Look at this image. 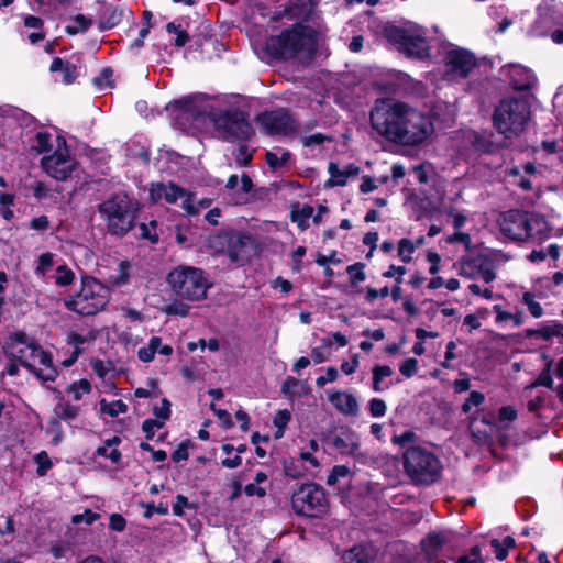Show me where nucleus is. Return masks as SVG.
<instances>
[{
	"label": "nucleus",
	"instance_id": "f257e3e1",
	"mask_svg": "<svg viewBox=\"0 0 563 563\" xmlns=\"http://www.w3.org/2000/svg\"><path fill=\"white\" fill-rule=\"evenodd\" d=\"M267 48L280 60L292 59L302 53L312 58L318 49V32L310 25L296 22L278 35L271 36Z\"/></svg>",
	"mask_w": 563,
	"mask_h": 563
},
{
	"label": "nucleus",
	"instance_id": "f03ea898",
	"mask_svg": "<svg viewBox=\"0 0 563 563\" xmlns=\"http://www.w3.org/2000/svg\"><path fill=\"white\" fill-rule=\"evenodd\" d=\"M402 465L406 475L415 485L430 486L442 476L441 460L421 445H409L402 452Z\"/></svg>",
	"mask_w": 563,
	"mask_h": 563
},
{
	"label": "nucleus",
	"instance_id": "7ed1b4c3",
	"mask_svg": "<svg viewBox=\"0 0 563 563\" xmlns=\"http://www.w3.org/2000/svg\"><path fill=\"white\" fill-rule=\"evenodd\" d=\"M407 103L393 98H379L369 112L373 130L386 141L400 144Z\"/></svg>",
	"mask_w": 563,
	"mask_h": 563
},
{
	"label": "nucleus",
	"instance_id": "20e7f679",
	"mask_svg": "<svg viewBox=\"0 0 563 563\" xmlns=\"http://www.w3.org/2000/svg\"><path fill=\"white\" fill-rule=\"evenodd\" d=\"M110 289L97 278L81 276L80 289L63 299L68 311L82 317L95 316L103 310L109 302Z\"/></svg>",
	"mask_w": 563,
	"mask_h": 563
},
{
	"label": "nucleus",
	"instance_id": "39448f33",
	"mask_svg": "<svg viewBox=\"0 0 563 563\" xmlns=\"http://www.w3.org/2000/svg\"><path fill=\"white\" fill-rule=\"evenodd\" d=\"M166 282L177 297L189 301L206 299L208 289L212 287L203 269L186 265L173 268Z\"/></svg>",
	"mask_w": 563,
	"mask_h": 563
},
{
	"label": "nucleus",
	"instance_id": "423d86ee",
	"mask_svg": "<svg viewBox=\"0 0 563 563\" xmlns=\"http://www.w3.org/2000/svg\"><path fill=\"white\" fill-rule=\"evenodd\" d=\"M529 115V106L525 100L505 98L495 107L493 125L499 134L510 139L525 130Z\"/></svg>",
	"mask_w": 563,
	"mask_h": 563
},
{
	"label": "nucleus",
	"instance_id": "0eeeda50",
	"mask_svg": "<svg viewBox=\"0 0 563 563\" xmlns=\"http://www.w3.org/2000/svg\"><path fill=\"white\" fill-rule=\"evenodd\" d=\"M107 222L108 233L124 236L135 225L136 213L126 194H117L98 205Z\"/></svg>",
	"mask_w": 563,
	"mask_h": 563
},
{
	"label": "nucleus",
	"instance_id": "6e6552de",
	"mask_svg": "<svg viewBox=\"0 0 563 563\" xmlns=\"http://www.w3.org/2000/svg\"><path fill=\"white\" fill-rule=\"evenodd\" d=\"M214 129L227 142H247L254 134L249 114L239 109H212L207 114Z\"/></svg>",
	"mask_w": 563,
	"mask_h": 563
},
{
	"label": "nucleus",
	"instance_id": "1a4fd4ad",
	"mask_svg": "<svg viewBox=\"0 0 563 563\" xmlns=\"http://www.w3.org/2000/svg\"><path fill=\"white\" fill-rule=\"evenodd\" d=\"M383 36L408 58L426 60L431 56L428 40L413 27H402L387 22L383 26Z\"/></svg>",
	"mask_w": 563,
	"mask_h": 563
},
{
	"label": "nucleus",
	"instance_id": "9d476101",
	"mask_svg": "<svg viewBox=\"0 0 563 563\" xmlns=\"http://www.w3.org/2000/svg\"><path fill=\"white\" fill-rule=\"evenodd\" d=\"M253 239L246 232H235L232 229L221 230L208 239V247L217 254L227 255L231 263L246 261L251 255Z\"/></svg>",
	"mask_w": 563,
	"mask_h": 563
},
{
	"label": "nucleus",
	"instance_id": "9b49d317",
	"mask_svg": "<svg viewBox=\"0 0 563 563\" xmlns=\"http://www.w3.org/2000/svg\"><path fill=\"white\" fill-rule=\"evenodd\" d=\"M291 508L300 517L323 518L329 510V500L322 486L308 482L294 490Z\"/></svg>",
	"mask_w": 563,
	"mask_h": 563
},
{
	"label": "nucleus",
	"instance_id": "f8f14e48",
	"mask_svg": "<svg viewBox=\"0 0 563 563\" xmlns=\"http://www.w3.org/2000/svg\"><path fill=\"white\" fill-rule=\"evenodd\" d=\"M402 137L400 145L418 146L422 144L434 131L430 118L423 112L410 107L407 103L405 110L404 125H401Z\"/></svg>",
	"mask_w": 563,
	"mask_h": 563
},
{
	"label": "nucleus",
	"instance_id": "ddd939ff",
	"mask_svg": "<svg viewBox=\"0 0 563 563\" xmlns=\"http://www.w3.org/2000/svg\"><path fill=\"white\" fill-rule=\"evenodd\" d=\"M532 213L520 209H510L501 214L500 232L516 242H526L532 239Z\"/></svg>",
	"mask_w": 563,
	"mask_h": 563
},
{
	"label": "nucleus",
	"instance_id": "4468645a",
	"mask_svg": "<svg viewBox=\"0 0 563 563\" xmlns=\"http://www.w3.org/2000/svg\"><path fill=\"white\" fill-rule=\"evenodd\" d=\"M256 122L266 135L288 136L297 131V122L288 109L279 108L264 111L256 117Z\"/></svg>",
	"mask_w": 563,
	"mask_h": 563
},
{
	"label": "nucleus",
	"instance_id": "2eb2a0df",
	"mask_svg": "<svg viewBox=\"0 0 563 563\" xmlns=\"http://www.w3.org/2000/svg\"><path fill=\"white\" fill-rule=\"evenodd\" d=\"M460 276L474 279L481 276L486 284H490L496 279L494 258L485 253L474 254L471 252L461 257Z\"/></svg>",
	"mask_w": 563,
	"mask_h": 563
},
{
	"label": "nucleus",
	"instance_id": "dca6fc26",
	"mask_svg": "<svg viewBox=\"0 0 563 563\" xmlns=\"http://www.w3.org/2000/svg\"><path fill=\"white\" fill-rule=\"evenodd\" d=\"M166 111L173 117V120L181 130H186L192 123L207 117V112L201 109L196 99L191 96L170 101L166 106Z\"/></svg>",
	"mask_w": 563,
	"mask_h": 563
},
{
	"label": "nucleus",
	"instance_id": "f3484780",
	"mask_svg": "<svg viewBox=\"0 0 563 563\" xmlns=\"http://www.w3.org/2000/svg\"><path fill=\"white\" fill-rule=\"evenodd\" d=\"M445 74L460 78H467L477 66V59L470 49L457 47L449 49L443 58Z\"/></svg>",
	"mask_w": 563,
	"mask_h": 563
},
{
	"label": "nucleus",
	"instance_id": "a211bd4d",
	"mask_svg": "<svg viewBox=\"0 0 563 563\" xmlns=\"http://www.w3.org/2000/svg\"><path fill=\"white\" fill-rule=\"evenodd\" d=\"M20 355L12 354L11 356L13 358H16L19 362V365L29 371L31 374H33L40 382L46 383V382H55L56 378L59 375V372L57 367L54 365L53 362V354L49 351L43 350L36 357L40 361V364L43 365L46 368V372H44L41 368H37L32 363H30L27 360H25L22 354L23 350L19 351Z\"/></svg>",
	"mask_w": 563,
	"mask_h": 563
},
{
	"label": "nucleus",
	"instance_id": "6ab92c4d",
	"mask_svg": "<svg viewBox=\"0 0 563 563\" xmlns=\"http://www.w3.org/2000/svg\"><path fill=\"white\" fill-rule=\"evenodd\" d=\"M41 164L51 177L59 181L68 179L75 169V162L71 161L69 154L59 151H55L49 156H44Z\"/></svg>",
	"mask_w": 563,
	"mask_h": 563
},
{
	"label": "nucleus",
	"instance_id": "aec40b11",
	"mask_svg": "<svg viewBox=\"0 0 563 563\" xmlns=\"http://www.w3.org/2000/svg\"><path fill=\"white\" fill-rule=\"evenodd\" d=\"M313 0H289L282 11H275L272 20L279 21L283 18L290 20L309 21L313 9Z\"/></svg>",
	"mask_w": 563,
	"mask_h": 563
},
{
	"label": "nucleus",
	"instance_id": "412c9836",
	"mask_svg": "<svg viewBox=\"0 0 563 563\" xmlns=\"http://www.w3.org/2000/svg\"><path fill=\"white\" fill-rule=\"evenodd\" d=\"M509 86L516 91H529L534 87L533 71L521 65H510L507 69Z\"/></svg>",
	"mask_w": 563,
	"mask_h": 563
},
{
	"label": "nucleus",
	"instance_id": "4be33fe9",
	"mask_svg": "<svg viewBox=\"0 0 563 563\" xmlns=\"http://www.w3.org/2000/svg\"><path fill=\"white\" fill-rule=\"evenodd\" d=\"M331 445L342 455L355 456L360 449L356 433L350 428H343L331 439Z\"/></svg>",
	"mask_w": 563,
	"mask_h": 563
},
{
	"label": "nucleus",
	"instance_id": "5701e85b",
	"mask_svg": "<svg viewBox=\"0 0 563 563\" xmlns=\"http://www.w3.org/2000/svg\"><path fill=\"white\" fill-rule=\"evenodd\" d=\"M329 401L332 406L345 416H357L360 408L354 395L335 390L329 394Z\"/></svg>",
	"mask_w": 563,
	"mask_h": 563
},
{
	"label": "nucleus",
	"instance_id": "b1692460",
	"mask_svg": "<svg viewBox=\"0 0 563 563\" xmlns=\"http://www.w3.org/2000/svg\"><path fill=\"white\" fill-rule=\"evenodd\" d=\"M330 178L327 180L328 187L345 186L350 177H356L361 169L355 164H350L345 169H340L338 164L330 163L328 167Z\"/></svg>",
	"mask_w": 563,
	"mask_h": 563
},
{
	"label": "nucleus",
	"instance_id": "393cba45",
	"mask_svg": "<svg viewBox=\"0 0 563 563\" xmlns=\"http://www.w3.org/2000/svg\"><path fill=\"white\" fill-rule=\"evenodd\" d=\"M51 73H62V82L64 85H71L76 81L79 76L78 68L75 64L60 57H54L51 66Z\"/></svg>",
	"mask_w": 563,
	"mask_h": 563
},
{
	"label": "nucleus",
	"instance_id": "a878e982",
	"mask_svg": "<svg viewBox=\"0 0 563 563\" xmlns=\"http://www.w3.org/2000/svg\"><path fill=\"white\" fill-rule=\"evenodd\" d=\"M341 561L342 563H374L375 555L368 547L356 544L343 552Z\"/></svg>",
	"mask_w": 563,
	"mask_h": 563
},
{
	"label": "nucleus",
	"instance_id": "bb28decb",
	"mask_svg": "<svg viewBox=\"0 0 563 563\" xmlns=\"http://www.w3.org/2000/svg\"><path fill=\"white\" fill-rule=\"evenodd\" d=\"M56 398L58 399V402L54 407L53 415H55L59 420L71 424V421L78 418L80 407L73 405L69 401H65L60 391H58Z\"/></svg>",
	"mask_w": 563,
	"mask_h": 563
},
{
	"label": "nucleus",
	"instance_id": "cd10ccee",
	"mask_svg": "<svg viewBox=\"0 0 563 563\" xmlns=\"http://www.w3.org/2000/svg\"><path fill=\"white\" fill-rule=\"evenodd\" d=\"M479 412L475 411L472 417H470V423H468V430L472 437V440L474 444L478 446H493L494 440H493V433L490 429H481L476 426L477 419H478Z\"/></svg>",
	"mask_w": 563,
	"mask_h": 563
},
{
	"label": "nucleus",
	"instance_id": "c85d7f7f",
	"mask_svg": "<svg viewBox=\"0 0 563 563\" xmlns=\"http://www.w3.org/2000/svg\"><path fill=\"white\" fill-rule=\"evenodd\" d=\"M542 358L545 361L544 367L541 369L537 378L532 380L528 386H526V390L533 389L537 387H545L551 390H554L555 387L552 377L553 360L550 358L545 353H542Z\"/></svg>",
	"mask_w": 563,
	"mask_h": 563
},
{
	"label": "nucleus",
	"instance_id": "c756f323",
	"mask_svg": "<svg viewBox=\"0 0 563 563\" xmlns=\"http://www.w3.org/2000/svg\"><path fill=\"white\" fill-rule=\"evenodd\" d=\"M123 18V10L119 7H107L100 14L98 27L106 31L117 26Z\"/></svg>",
	"mask_w": 563,
	"mask_h": 563
},
{
	"label": "nucleus",
	"instance_id": "7c9ffc66",
	"mask_svg": "<svg viewBox=\"0 0 563 563\" xmlns=\"http://www.w3.org/2000/svg\"><path fill=\"white\" fill-rule=\"evenodd\" d=\"M313 211V207L308 203H305L302 207L297 203L290 211V220L297 223L301 231H305L309 228V219L312 217Z\"/></svg>",
	"mask_w": 563,
	"mask_h": 563
},
{
	"label": "nucleus",
	"instance_id": "2f4dec72",
	"mask_svg": "<svg viewBox=\"0 0 563 563\" xmlns=\"http://www.w3.org/2000/svg\"><path fill=\"white\" fill-rule=\"evenodd\" d=\"M445 538L441 533H430L421 541V548L429 559L437 558Z\"/></svg>",
	"mask_w": 563,
	"mask_h": 563
},
{
	"label": "nucleus",
	"instance_id": "473e14b6",
	"mask_svg": "<svg viewBox=\"0 0 563 563\" xmlns=\"http://www.w3.org/2000/svg\"><path fill=\"white\" fill-rule=\"evenodd\" d=\"M531 222H533L532 239H538L540 242H543L552 235V228L543 216L532 213Z\"/></svg>",
	"mask_w": 563,
	"mask_h": 563
},
{
	"label": "nucleus",
	"instance_id": "72a5a7b5",
	"mask_svg": "<svg viewBox=\"0 0 563 563\" xmlns=\"http://www.w3.org/2000/svg\"><path fill=\"white\" fill-rule=\"evenodd\" d=\"M92 19L84 14H77L71 19V24L65 26V32L68 35H76L78 33L87 32L92 26Z\"/></svg>",
	"mask_w": 563,
	"mask_h": 563
},
{
	"label": "nucleus",
	"instance_id": "f704fd0d",
	"mask_svg": "<svg viewBox=\"0 0 563 563\" xmlns=\"http://www.w3.org/2000/svg\"><path fill=\"white\" fill-rule=\"evenodd\" d=\"M92 390L91 383L87 378L73 382L65 391L73 396V399L79 401L84 395L90 394Z\"/></svg>",
	"mask_w": 563,
	"mask_h": 563
},
{
	"label": "nucleus",
	"instance_id": "c9c22d12",
	"mask_svg": "<svg viewBox=\"0 0 563 563\" xmlns=\"http://www.w3.org/2000/svg\"><path fill=\"white\" fill-rule=\"evenodd\" d=\"M100 411L101 413L108 415L111 418H115L119 413L128 412V405L121 399L108 402L104 398H102L100 400Z\"/></svg>",
	"mask_w": 563,
	"mask_h": 563
},
{
	"label": "nucleus",
	"instance_id": "e433bc0d",
	"mask_svg": "<svg viewBox=\"0 0 563 563\" xmlns=\"http://www.w3.org/2000/svg\"><path fill=\"white\" fill-rule=\"evenodd\" d=\"M166 31L169 34L176 35L173 42L175 47H184L190 41L189 33L186 30H184L179 23L177 24L175 21L166 24Z\"/></svg>",
	"mask_w": 563,
	"mask_h": 563
},
{
	"label": "nucleus",
	"instance_id": "4c0bfd02",
	"mask_svg": "<svg viewBox=\"0 0 563 563\" xmlns=\"http://www.w3.org/2000/svg\"><path fill=\"white\" fill-rule=\"evenodd\" d=\"M161 346V338L152 336L146 346L140 347L137 357L143 363H150L154 360L157 349Z\"/></svg>",
	"mask_w": 563,
	"mask_h": 563
},
{
	"label": "nucleus",
	"instance_id": "58836bf2",
	"mask_svg": "<svg viewBox=\"0 0 563 563\" xmlns=\"http://www.w3.org/2000/svg\"><path fill=\"white\" fill-rule=\"evenodd\" d=\"M305 466L300 460H296L292 457L284 459L283 461V471L285 476L298 479L303 475Z\"/></svg>",
	"mask_w": 563,
	"mask_h": 563
},
{
	"label": "nucleus",
	"instance_id": "ea45409f",
	"mask_svg": "<svg viewBox=\"0 0 563 563\" xmlns=\"http://www.w3.org/2000/svg\"><path fill=\"white\" fill-rule=\"evenodd\" d=\"M471 145L473 150L481 154H492L495 150L493 141L479 133L472 134Z\"/></svg>",
	"mask_w": 563,
	"mask_h": 563
},
{
	"label": "nucleus",
	"instance_id": "a19ab883",
	"mask_svg": "<svg viewBox=\"0 0 563 563\" xmlns=\"http://www.w3.org/2000/svg\"><path fill=\"white\" fill-rule=\"evenodd\" d=\"M365 266V263L356 262L346 267V274L349 276L350 285L352 287L357 286L360 283L366 279V274L364 272Z\"/></svg>",
	"mask_w": 563,
	"mask_h": 563
},
{
	"label": "nucleus",
	"instance_id": "79ce46f5",
	"mask_svg": "<svg viewBox=\"0 0 563 563\" xmlns=\"http://www.w3.org/2000/svg\"><path fill=\"white\" fill-rule=\"evenodd\" d=\"M291 158V153L287 150H284L280 157L274 152H266L265 161L268 167L273 170H277L285 166L289 159Z\"/></svg>",
	"mask_w": 563,
	"mask_h": 563
},
{
	"label": "nucleus",
	"instance_id": "37998d69",
	"mask_svg": "<svg viewBox=\"0 0 563 563\" xmlns=\"http://www.w3.org/2000/svg\"><path fill=\"white\" fill-rule=\"evenodd\" d=\"M15 195L10 192L0 194V214L7 221L13 219L14 213L11 207L14 205Z\"/></svg>",
	"mask_w": 563,
	"mask_h": 563
},
{
	"label": "nucleus",
	"instance_id": "c03bdc74",
	"mask_svg": "<svg viewBox=\"0 0 563 563\" xmlns=\"http://www.w3.org/2000/svg\"><path fill=\"white\" fill-rule=\"evenodd\" d=\"M556 333L559 332L551 325H542L539 329L528 328L523 331L525 338H540L544 341H550Z\"/></svg>",
	"mask_w": 563,
	"mask_h": 563
},
{
	"label": "nucleus",
	"instance_id": "a18cd8bd",
	"mask_svg": "<svg viewBox=\"0 0 563 563\" xmlns=\"http://www.w3.org/2000/svg\"><path fill=\"white\" fill-rule=\"evenodd\" d=\"M48 426L47 433L53 434L52 443L54 445H58L64 439L62 420H59L55 415H52L48 419Z\"/></svg>",
	"mask_w": 563,
	"mask_h": 563
},
{
	"label": "nucleus",
	"instance_id": "49530a36",
	"mask_svg": "<svg viewBox=\"0 0 563 563\" xmlns=\"http://www.w3.org/2000/svg\"><path fill=\"white\" fill-rule=\"evenodd\" d=\"M186 196V189L176 185L173 181H169L168 185H165L164 199L168 203H175L179 198H184Z\"/></svg>",
	"mask_w": 563,
	"mask_h": 563
},
{
	"label": "nucleus",
	"instance_id": "de8ad7c7",
	"mask_svg": "<svg viewBox=\"0 0 563 563\" xmlns=\"http://www.w3.org/2000/svg\"><path fill=\"white\" fill-rule=\"evenodd\" d=\"M75 280V273L66 265H60L56 269V285L60 287L69 286Z\"/></svg>",
	"mask_w": 563,
	"mask_h": 563
},
{
	"label": "nucleus",
	"instance_id": "09e8293b",
	"mask_svg": "<svg viewBox=\"0 0 563 563\" xmlns=\"http://www.w3.org/2000/svg\"><path fill=\"white\" fill-rule=\"evenodd\" d=\"M113 70L111 67H103L100 73L92 78V84L98 89H103L106 87H113L114 84L112 81Z\"/></svg>",
	"mask_w": 563,
	"mask_h": 563
},
{
	"label": "nucleus",
	"instance_id": "8fccbe9b",
	"mask_svg": "<svg viewBox=\"0 0 563 563\" xmlns=\"http://www.w3.org/2000/svg\"><path fill=\"white\" fill-rule=\"evenodd\" d=\"M156 228H157L156 220L150 221L148 224L142 222L140 224V230H141L140 238L143 240H148L152 244H156L159 240V236L156 232Z\"/></svg>",
	"mask_w": 563,
	"mask_h": 563
},
{
	"label": "nucleus",
	"instance_id": "3c124183",
	"mask_svg": "<svg viewBox=\"0 0 563 563\" xmlns=\"http://www.w3.org/2000/svg\"><path fill=\"white\" fill-rule=\"evenodd\" d=\"M130 268L131 265L128 261L120 262L117 274L111 276L112 284L115 286L125 285L130 278Z\"/></svg>",
	"mask_w": 563,
	"mask_h": 563
},
{
	"label": "nucleus",
	"instance_id": "603ef678",
	"mask_svg": "<svg viewBox=\"0 0 563 563\" xmlns=\"http://www.w3.org/2000/svg\"><path fill=\"white\" fill-rule=\"evenodd\" d=\"M34 462L37 465L36 474L38 476H45L53 466V463L46 451H41L37 454H35Z\"/></svg>",
	"mask_w": 563,
	"mask_h": 563
},
{
	"label": "nucleus",
	"instance_id": "864d4df0",
	"mask_svg": "<svg viewBox=\"0 0 563 563\" xmlns=\"http://www.w3.org/2000/svg\"><path fill=\"white\" fill-rule=\"evenodd\" d=\"M415 245L411 240L407 238H402L398 242V256L404 263H408L412 258V254L415 253Z\"/></svg>",
	"mask_w": 563,
	"mask_h": 563
},
{
	"label": "nucleus",
	"instance_id": "5fc2aeb1",
	"mask_svg": "<svg viewBox=\"0 0 563 563\" xmlns=\"http://www.w3.org/2000/svg\"><path fill=\"white\" fill-rule=\"evenodd\" d=\"M485 401V395L478 390H472L468 397L465 399L463 405L461 406V410L463 413H468L473 406L478 407L483 405Z\"/></svg>",
	"mask_w": 563,
	"mask_h": 563
},
{
	"label": "nucleus",
	"instance_id": "6e6d98bb",
	"mask_svg": "<svg viewBox=\"0 0 563 563\" xmlns=\"http://www.w3.org/2000/svg\"><path fill=\"white\" fill-rule=\"evenodd\" d=\"M164 311L168 316L187 317L190 312V306L180 300H174L166 306Z\"/></svg>",
	"mask_w": 563,
	"mask_h": 563
},
{
	"label": "nucleus",
	"instance_id": "4d7b16f0",
	"mask_svg": "<svg viewBox=\"0 0 563 563\" xmlns=\"http://www.w3.org/2000/svg\"><path fill=\"white\" fill-rule=\"evenodd\" d=\"M518 411L514 406H503L498 409L497 423L508 424L517 419Z\"/></svg>",
	"mask_w": 563,
	"mask_h": 563
},
{
	"label": "nucleus",
	"instance_id": "13d9d810",
	"mask_svg": "<svg viewBox=\"0 0 563 563\" xmlns=\"http://www.w3.org/2000/svg\"><path fill=\"white\" fill-rule=\"evenodd\" d=\"M192 445H194V443L189 439L181 441L177 445L176 450L172 453V460L175 463H179L180 461L188 460V457H189L188 449L191 448Z\"/></svg>",
	"mask_w": 563,
	"mask_h": 563
},
{
	"label": "nucleus",
	"instance_id": "bf43d9fd",
	"mask_svg": "<svg viewBox=\"0 0 563 563\" xmlns=\"http://www.w3.org/2000/svg\"><path fill=\"white\" fill-rule=\"evenodd\" d=\"M332 340L329 338H324L321 341L320 346H316L311 350V358L316 364H320L327 361V356L324 354V350L331 347Z\"/></svg>",
	"mask_w": 563,
	"mask_h": 563
},
{
	"label": "nucleus",
	"instance_id": "052dcab7",
	"mask_svg": "<svg viewBox=\"0 0 563 563\" xmlns=\"http://www.w3.org/2000/svg\"><path fill=\"white\" fill-rule=\"evenodd\" d=\"M419 362L415 357L406 358L399 366V372L406 378H411L418 373Z\"/></svg>",
	"mask_w": 563,
	"mask_h": 563
},
{
	"label": "nucleus",
	"instance_id": "680f3d73",
	"mask_svg": "<svg viewBox=\"0 0 563 563\" xmlns=\"http://www.w3.org/2000/svg\"><path fill=\"white\" fill-rule=\"evenodd\" d=\"M300 142L305 147H310L313 145H321L324 142H333V136L318 132L309 136H302Z\"/></svg>",
	"mask_w": 563,
	"mask_h": 563
},
{
	"label": "nucleus",
	"instance_id": "e2e57ef3",
	"mask_svg": "<svg viewBox=\"0 0 563 563\" xmlns=\"http://www.w3.org/2000/svg\"><path fill=\"white\" fill-rule=\"evenodd\" d=\"M172 402L167 398L162 399V406L153 407V415L156 417V420L163 421L165 423L166 420H169L172 415Z\"/></svg>",
	"mask_w": 563,
	"mask_h": 563
},
{
	"label": "nucleus",
	"instance_id": "0e129e2a",
	"mask_svg": "<svg viewBox=\"0 0 563 563\" xmlns=\"http://www.w3.org/2000/svg\"><path fill=\"white\" fill-rule=\"evenodd\" d=\"M164 427V422L156 419H145L142 422V431L145 434L147 441L152 440L155 435V430Z\"/></svg>",
	"mask_w": 563,
	"mask_h": 563
},
{
	"label": "nucleus",
	"instance_id": "69168bd1",
	"mask_svg": "<svg viewBox=\"0 0 563 563\" xmlns=\"http://www.w3.org/2000/svg\"><path fill=\"white\" fill-rule=\"evenodd\" d=\"M99 518H100V515L98 512H95L91 509H86L82 514L74 515L71 518V522L74 525H79L82 522L86 525H92Z\"/></svg>",
	"mask_w": 563,
	"mask_h": 563
},
{
	"label": "nucleus",
	"instance_id": "338daca9",
	"mask_svg": "<svg viewBox=\"0 0 563 563\" xmlns=\"http://www.w3.org/2000/svg\"><path fill=\"white\" fill-rule=\"evenodd\" d=\"M36 145L35 150L38 153H46L49 152L52 148L51 145V134L46 131H40L35 135Z\"/></svg>",
	"mask_w": 563,
	"mask_h": 563
},
{
	"label": "nucleus",
	"instance_id": "774afa93",
	"mask_svg": "<svg viewBox=\"0 0 563 563\" xmlns=\"http://www.w3.org/2000/svg\"><path fill=\"white\" fill-rule=\"evenodd\" d=\"M455 563H484L481 547H472L470 553L459 556Z\"/></svg>",
	"mask_w": 563,
	"mask_h": 563
}]
</instances>
